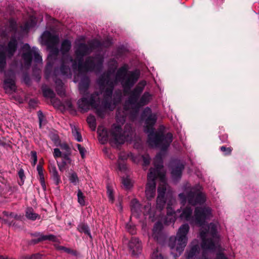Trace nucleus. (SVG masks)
I'll return each mask as SVG.
<instances>
[{
	"label": "nucleus",
	"instance_id": "c85d7f7f",
	"mask_svg": "<svg viewBox=\"0 0 259 259\" xmlns=\"http://www.w3.org/2000/svg\"><path fill=\"white\" fill-rule=\"evenodd\" d=\"M90 83V80L88 76H84L81 78L79 83V89L80 92L85 93L88 91Z\"/></svg>",
	"mask_w": 259,
	"mask_h": 259
},
{
	"label": "nucleus",
	"instance_id": "393cba45",
	"mask_svg": "<svg viewBox=\"0 0 259 259\" xmlns=\"http://www.w3.org/2000/svg\"><path fill=\"white\" fill-rule=\"evenodd\" d=\"M17 30L16 21L13 19H10L8 22V25L7 29L1 32V35L3 37H7L9 32L15 33Z\"/></svg>",
	"mask_w": 259,
	"mask_h": 259
},
{
	"label": "nucleus",
	"instance_id": "6e6552de",
	"mask_svg": "<svg viewBox=\"0 0 259 259\" xmlns=\"http://www.w3.org/2000/svg\"><path fill=\"white\" fill-rule=\"evenodd\" d=\"M99 94L97 92H95L88 96L85 95L84 97L78 101L77 104L81 111L87 112L90 107H95L96 106V100L99 98Z\"/></svg>",
	"mask_w": 259,
	"mask_h": 259
},
{
	"label": "nucleus",
	"instance_id": "79ce46f5",
	"mask_svg": "<svg viewBox=\"0 0 259 259\" xmlns=\"http://www.w3.org/2000/svg\"><path fill=\"white\" fill-rule=\"evenodd\" d=\"M156 202L157 207L160 210H162L164 207L166 203L165 197H163L161 195H160V196H158L157 198Z\"/></svg>",
	"mask_w": 259,
	"mask_h": 259
},
{
	"label": "nucleus",
	"instance_id": "f03ea898",
	"mask_svg": "<svg viewBox=\"0 0 259 259\" xmlns=\"http://www.w3.org/2000/svg\"><path fill=\"white\" fill-rule=\"evenodd\" d=\"M189 229L188 224H183L179 229L177 236L175 238H170V242L169 246L171 249H174L176 246V250L179 253V255H180L183 251L187 245L188 240L187 234L189 231Z\"/></svg>",
	"mask_w": 259,
	"mask_h": 259
},
{
	"label": "nucleus",
	"instance_id": "a19ab883",
	"mask_svg": "<svg viewBox=\"0 0 259 259\" xmlns=\"http://www.w3.org/2000/svg\"><path fill=\"white\" fill-rule=\"evenodd\" d=\"M42 94L45 97L53 99L55 97V93L51 89L46 88L42 89Z\"/></svg>",
	"mask_w": 259,
	"mask_h": 259
},
{
	"label": "nucleus",
	"instance_id": "7c9ffc66",
	"mask_svg": "<svg viewBox=\"0 0 259 259\" xmlns=\"http://www.w3.org/2000/svg\"><path fill=\"white\" fill-rule=\"evenodd\" d=\"M25 217L27 219L32 221H34L36 219H39L40 218V216L35 213L31 207H28L26 209Z\"/></svg>",
	"mask_w": 259,
	"mask_h": 259
},
{
	"label": "nucleus",
	"instance_id": "72a5a7b5",
	"mask_svg": "<svg viewBox=\"0 0 259 259\" xmlns=\"http://www.w3.org/2000/svg\"><path fill=\"white\" fill-rule=\"evenodd\" d=\"M88 46L91 53L95 50L102 47L103 44L102 42L97 39H93L88 42Z\"/></svg>",
	"mask_w": 259,
	"mask_h": 259
},
{
	"label": "nucleus",
	"instance_id": "0eeeda50",
	"mask_svg": "<svg viewBox=\"0 0 259 259\" xmlns=\"http://www.w3.org/2000/svg\"><path fill=\"white\" fill-rule=\"evenodd\" d=\"M103 61V58L99 56L87 57L84 62V66L82 72H91L95 70L100 71L102 68Z\"/></svg>",
	"mask_w": 259,
	"mask_h": 259
},
{
	"label": "nucleus",
	"instance_id": "6ab92c4d",
	"mask_svg": "<svg viewBox=\"0 0 259 259\" xmlns=\"http://www.w3.org/2000/svg\"><path fill=\"white\" fill-rule=\"evenodd\" d=\"M163 155L161 152H159L156 154L153 160V164L155 168H151L149 172H152L153 170H156V172H157V174H156V175L159 176V177H162L163 175L162 174L160 170L163 167Z\"/></svg>",
	"mask_w": 259,
	"mask_h": 259
},
{
	"label": "nucleus",
	"instance_id": "473e14b6",
	"mask_svg": "<svg viewBox=\"0 0 259 259\" xmlns=\"http://www.w3.org/2000/svg\"><path fill=\"white\" fill-rule=\"evenodd\" d=\"M77 230L80 233H83L87 235L90 239H92V236L91 233L90 229L87 224L84 223H80L77 227Z\"/></svg>",
	"mask_w": 259,
	"mask_h": 259
},
{
	"label": "nucleus",
	"instance_id": "a211bd4d",
	"mask_svg": "<svg viewBox=\"0 0 259 259\" xmlns=\"http://www.w3.org/2000/svg\"><path fill=\"white\" fill-rule=\"evenodd\" d=\"M162 225L160 222L156 223L153 229L152 237L159 243L163 242L165 240V237L162 232Z\"/></svg>",
	"mask_w": 259,
	"mask_h": 259
},
{
	"label": "nucleus",
	"instance_id": "0e129e2a",
	"mask_svg": "<svg viewBox=\"0 0 259 259\" xmlns=\"http://www.w3.org/2000/svg\"><path fill=\"white\" fill-rule=\"evenodd\" d=\"M142 159L143 161V165L147 166L150 163L151 158L148 154L142 156Z\"/></svg>",
	"mask_w": 259,
	"mask_h": 259
},
{
	"label": "nucleus",
	"instance_id": "f704fd0d",
	"mask_svg": "<svg viewBox=\"0 0 259 259\" xmlns=\"http://www.w3.org/2000/svg\"><path fill=\"white\" fill-rule=\"evenodd\" d=\"M131 209L133 214H139L141 212V205L136 199L132 200Z\"/></svg>",
	"mask_w": 259,
	"mask_h": 259
},
{
	"label": "nucleus",
	"instance_id": "49530a36",
	"mask_svg": "<svg viewBox=\"0 0 259 259\" xmlns=\"http://www.w3.org/2000/svg\"><path fill=\"white\" fill-rule=\"evenodd\" d=\"M146 85V81L143 80L140 81L134 89L141 95L143 92Z\"/></svg>",
	"mask_w": 259,
	"mask_h": 259
},
{
	"label": "nucleus",
	"instance_id": "6e6d98bb",
	"mask_svg": "<svg viewBox=\"0 0 259 259\" xmlns=\"http://www.w3.org/2000/svg\"><path fill=\"white\" fill-rule=\"evenodd\" d=\"M36 20L35 18L31 17L30 19L26 22L25 27L27 28L34 27L36 25Z\"/></svg>",
	"mask_w": 259,
	"mask_h": 259
},
{
	"label": "nucleus",
	"instance_id": "e2e57ef3",
	"mask_svg": "<svg viewBox=\"0 0 259 259\" xmlns=\"http://www.w3.org/2000/svg\"><path fill=\"white\" fill-rule=\"evenodd\" d=\"M220 150L222 152H224L225 155H229L231 154L232 148L231 147H226L225 146H221Z\"/></svg>",
	"mask_w": 259,
	"mask_h": 259
},
{
	"label": "nucleus",
	"instance_id": "aec40b11",
	"mask_svg": "<svg viewBox=\"0 0 259 259\" xmlns=\"http://www.w3.org/2000/svg\"><path fill=\"white\" fill-rule=\"evenodd\" d=\"M36 238L32 239L27 242L29 245H34L46 240L51 241L54 242H57V238L56 236L53 234L48 235H41Z\"/></svg>",
	"mask_w": 259,
	"mask_h": 259
},
{
	"label": "nucleus",
	"instance_id": "864d4df0",
	"mask_svg": "<svg viewBox=\"0 0 259 259\" xmlns=\"http://www.w3.org/2000/svg\"><path fill=\"white\" fill-rule=\"evenodd\" d=\"M77 201L81 205V206H84L85 205V201H84V196L83 195V194L81 192V191L80 189H78L77 191Z\"/></svg>",
	"mask_w": 259,
	"mask_h": 259
},
{
	"label": "nucleus",
	"instance_id": "e433bc0d",
	"mask_svg": "<svg viewBox=\"0 0 259 259\" xmlns=\"http://www.w3.org/2000/svg\"><path fill=\"white\" fill-rule=\"evenodd\" d=\"M8 57L4 51L0 50V72L4 71L7 66Z\"/></svg>",
	"mask_w": 259,
	"mask_h": 259
},
{
	"label": "nucleus",
	"instance_id": "f257e3e1",
	"mask_svg": "<svg viewBox=\"0 0 259 259\" xmlns=\"http://www.w3.org/2000/svg\"><path fill=\"white\" fill-rule=\"evenodd\" d=\"M142 118L145 120V132L148 134L147 142L149 145L159 148L161 152H166L172 142V134L169 132L164 134L163 132H154V125L157 117L149 107H146L144 110Z\"/></svg>",
	"mask_w": 259,
	"mask_h": 259
},
{
	"label": "nucleus",
	"instance_id": "5701e85b",
	"mask_svg": "<svg viewBox=\"0 0 259 259\" xmlns=\"http://www.w3.org/2000/svg\"><path fill=\"white\" fill-rule=\"evenodd\" d=\"M205 235V232H201L200 236L202 238L201 247L204 250H214L215 246L213 239L212 238H206Z\"/></svg>",
	"mask_w": 259,
	"mask_h": 259
},
{
	"label": "nucleus",
	"instance_id": "5fc2aeb1",
	"mask_svg": "<svg viewBox=\"0 0 259 259\" xmlns=\"http://www.w3.org/2000/svg\"><path fill=\"white\" fill-rule=\"evenodd\" d=\"M109 67L113 71L115 70L118 66V62L114 59H110L108 63Z\"/></svg>",
	"mask_w": 259,
	"mask_h": 259
},
{
	"label": "nucleus",
	"instance_id": "423d86ee",
	"mask_svg": "<svg viewBox=\"0 0 259 259\" xmlns=\"http://www.w3.org/2000/svg\"><path fill=\"white\" fill-rule=\"evenodd\" d=\"M120 95H116V97H114L113 99H112V98H109L107 101L109 103V105L105 106L103 103V99L101 106H99L96 102V106L95 107H93V108L96 109V113L97 115L103 119L105 117L106 110H109L110 111H113L115 106L120 103Z\"/></svg>",
	"mask_w": 259,
	"mask_h": 259
},
{
	"label": "nucleus",
	"instance_id": "37998d69",
	"mask_svg": "<svg viewBox=\"0 0 259 259\" xmlns=\"http://www.w3.org/2000/svg\"><path fill=\"white\" fill-rule=\"evenodd\" d=\"M97 133L100 137L106 140L108 137L107 130L103 126H99L98 128Z\"/></svg>",
	"mask_w": 259,
	"mask_h": 259
},
{
	"label": "nucleus",
	"instance_id": "338daca9",
	"mask_svg": "<svg viewBox=\"0 0 259 259\" xmlns=\"http://www.w3.org/2000/svg\"><path fill=\"white\" fill-rule=\"evenodd\" d=\"M77 147L79 152L81 158H84L85 156V153L86 152L85 149L83 147L81 146L80 144H77Z\"/></svg>",
	"mask_w": 259,
	"mask_h": 259
},
{
	"label": "nucleus",
	"instance_id": "de8ad7c7",
	"mask_svg": "<svg viewBox=\"0 0 259 259\" xmlns=\"http://www.w3.org/2000/svg\"><path fill=\"white\" fill-rule=\"evenodd\" d=\"M107 194L108 195V198L109 201H110L112 203L113 202L114 200V197L113 194V190L112 187L109 185L107 184Z\"/></svg>",
	"mask_w": 259,
	"mask_h": 259
},
{
	"label": "nucleus",
	"instance_id": "ea45409f",
	"mask_svg": "<svg viewBox=\"0 0 259 259\" xmlns=\"http://www.w3.org/2000/svg\"><path fill=\"white\" fill-rule=\"evenodd\" d=\"M139 98L138 96L133 94L132 93L130 92V95L128 98L127 101L130 105H134L136 107L138 108V103L139 102Z\"/></svg>",
	"mask_w": 259,
	"mask_h": 259
},
{
	"label": "nucleus",
	"instance_id": "bf43d9fd",
	"mask_svg": "<svg viewBox=\"0 0 259 259\" xmlns=\"http://www.w3.org/2000/svg\"><path fill=\"white\" fill-rule=\"evenodd\" d=\"M179 198L181 202L183 205H185L187 201L188 202V193L186 195L184 193H181L179 194Z\"/></svg>",
	"mask_w": 259,
	"mask_h": 259
},
{
	"label": "nucleus",
	"instance_id": "2eb2a0df",
	"mask_svg": "<svg viewBox=\"0 0 259 259\" xmlns=\"http://www.w3.org/2000/svg\"><path fill=\"white\" fill-rule=\"evenodd\" d=\"M128 247L132 255L137 256L142 251V242L138 238L132 237L128 242Z\"/></svg>",
	"mask_w": 259,
	"mask_h": 259
},
{
	"label": "nucleus",
	"instance_id": "8fccbe9b",
	"mask_svg": "<svg viewBox=\"0 0 259 259\" xmlns=\"http://www.w3.org/2000/svg\"><path fill=\"white\" fill-rule=\"evenodd\" d=\"M63 106L64 108L66 109L69 110V111H75L74 108L73 107V105L70 100H65L63 103Z\"/></svg>",
	"mask_w": 259,
	"mask_h": 259
},
{
	"label": "nucleus",
	"instance_id": "58836bf2",
	"mask_svg": "<svg viewBox=\"0 0 259 259\" xmlns=\"http://www.w3.org/2000/svg\"><path fill=\"white\" fill-rule=\"evenodd\" d=\"M71 47L70 41L68 39H65L62 42L60 51L63 55H65L70 51Z\"/></svg>",
	"mask_w": 259,
	"mask_h": 259
},
{
	"label": "nucleus",
	"instance_id": "7ed1b4c3",
	"mask_svg": "<svg viewBox=\"0 0 259 259\" xmlns=\"http://www.w3.org/2000/svg\"><path fill=\"white\" fill-rule=\"evenodd\" d=\"M97 82L101 90H104L103 103L105 106H109V103L107 100L109 98H112L115 85L114 81L111 79L109 73H103L99 77Z\"/></svg>",
	"mask_w": 259,
	"mask_h": 259
},
{
	"label": "nucleus",
	"instance_id": "a878e982",
	"mask_svg": "<svg viewBox=\"0 0 259 259\" xmlns=\"http://www.w3.org/2000/svg\"><path fill=\"white\" fill-rule=\"evenodd\" d=\"M91 54L87 44L81 42L77 46L75 51V56H86Z\"/></svg>",
	"mask_w": 259,
	"mask_h": 259
},
{
	"label": "nucleus",
	"instance_id": "c03bdc74",
	"mask_svg": "<svg viewBox=\"0 0 259 259\" xmlns=\"http://www.w3.org/2000/svg\"><path fill=\"white\" fill-rule=\"evenodd\" d=\"M87 121L90 127L93 131H95L96 127V121L94 116L90 115L87 119Z\"/></svg>",
	"mask_w": 259,
	"mask_h": 259
},
{
	"label": "nucleus",
	"instance_id": "680f3d73",
	"mask_svg": "<svg viewBox=\"0 0 259 259\" xmlns=\"http://www.w3.org/2000/svg\"><path fill=\"white\" fill-rule=\"evenodd\" d=\"M72 134L75 138V139L78 142H81L82 141V136L80 133L78 131L76 128H75L72 131Z\"/></svg>",
	"mask_w": 259,
	"mask_h": 259
},
{
	"label": "nucleus",
	"instance_id": "f8f14e48",
	"mask_svg": "<svg viewBox=\"0 0 259 259\" xmlns=\"http://www.w3.org/2000/svg\"><path fill=\"white\" fill-rule=\"evenodd\" d=\"M18 48V41L15 35H12L6 46L3 48L8 59H11L17 52Z\"/></svg>",
	"mask_w": 259,
	"mask_h": 259
},
{
	"label": "nucleus",
	"instance_id": "39448f33",
	"mask_svg": "<svg viewBox=\"0 0 259 259\" xmlns=\"http://www.w3.org/2000/svg\"><path fill=\"white\" fill-rule=\"evenodd\" d=\"M140 76V71L138 69L130 71L120 81L125 94H128L132 88L138 81Z\"/></svg>",
	"mask_w": 259,
	"mask_h": 259
},
{
	"label": "nucleus",
	"instance_id": "9b49d317",
	"mask_svg": "<svg viewBox=\"0 0 259 259\" xmlns=\"http://www.w3.org/2000/svg\"><path fill=\"white\" fill-rule=\"evenodd\" d=\"M206 201L205 195L199 189L192 190L188 192V203L192 206L202 204Z\"/></svg>",
	"mask_w": 259,
	"mask_h": 259
},
{
	"label": "nucleus",
	"instance_id": "052dcab7",
	"mask_svg": "<svg viewBox=\"0 0 259 259\" xmlns=\"http://www.w3.org/2000/svg\"><path fill=\"white\" fill-rule=\"evenodd\" d=\"M31 158L32 160L31 164L32 166H35L37 161V153L35 151H31L30 152Z\"/></svg>",
	"mask_w": 259,
	"mask_h": 259
},
{
	"label": "nucleus",
	"instance_id": "09e8293b",
	"mask_svg": "<svg viewBox=\"0 0 259 259\" xmlns=\"http://www.w3.org/2000/svg\"><path fill=\"white\" fill-rule=\"evenodd\" d=\"M69 180L70 182L72 183L74 185H76L79 181V179L76 173L73 172L71 174H69Z\"/></svg>",
	"mask_w": 259,
	"mask_h": 259
},
{
	"label": "nucleus",
	"instance_id": "f3484780",
	"mask_svg": "<svg viewBox=\"0 0 259 259\" xmlns=\"http://www.w3.org/2000/svg\"><path fill=\"white\" fill-rule=\"evenodd\" d=\"M122 127L120 125H116L111 132V136L116 146L123 144L124 143V137L122 133Z\"/></svg>",
	"mask_w": 259,
	"mask_h": 259
},
{
	"label": "nucleus",
	"instance_id": "69168bd1",
	"mask_svg": "<svg viewBox=\"0 0 259 259\" xmlns=\"http://www.w3.org/2000/svg\"><path fill=\"white\" fill-rule=\"evenodd\" d=\"M56 91L57 94L61 97L65 95V90L64 89V85L61 87H56Z\"/></svg>",
	"mask_w": 259,
	"mask_h": 259
},
{
	"label": "nucleus",
	"instance_id": "774afa93",
	"mask_svg": "<svg viewBox=\"0 0 259 259\" xmlns=\"http://www.w3.org/2000/svg\"><path fill=\"white\" fill-rule=\"evenodd\" d=\"M152 259H164L162 255L159 253L157 250L153 251L152 255Z\"/></svg>",
	"mask_w": 259,
	"mask_h": 259
},
{
	"label": "nucleus",
	"instance_id": "2f4dec72",
	"mask_svg": "<svg viewBox=\"0 0 259 259\" xmlns=\"http://www.w3.org/2000/svg\"><path fill=\"white\" fill-rule=\"evenodd\" d=\"M37 170L39 176V182L40 185L44 191L46 190V185L45 183V176L44 174V169L42 165L40 164V162L37 165Z\"/></svg>",
	"mask_w": 259,
	"mask_h": 259
},
{
	"label": "nucleus",
	"instance_id": "c9c22d12",
	"mask_svg": "<svg viewBox=\"0 0 259 259\" xmlns=\"http://www.w3.org/2000/svg\"><path fill=\"white\" fill-rule=\"evenodd\" d=\"M128 65L127 64H123L121 67H120L117 70L116 73V77L120 81L124 75H126V74L129 71L128 70Z\"/></svg>",
	"mask_w": 259,
	"mask_h": 259
},
{
	"label": "nucleus",
	"instance_id": "4be33fe9",
	"mask_svg": "<svg viewBox=\"0 0 259 259\" xmlns=\"http://www.w3.org/2000/svg\"><path fill=\"white\" fill-rule=\"evenodd\" d=\"M43 37L45 39L46 44L48 47L56 46L59 41V38L58 35H53L48 31H46L44 33Z\"/></svg>",
	"mask_w": 259,
	"mask_h": 259
},
{
	"label": "nucleus",
	"instance_id": "4468645a",
	"mask_svg": "<svg viewBox=\"0 0 259 259\" xmlns=\"http://www.w3.org/2000/svg\"><path fill=\"white\" fill-rule=\"evenodd\" d=\"M184 164L179 160H174L170 163L171 175L172 178L176 180H180L184 169Z\"/></svg>",
	"mask_w": 259,
	"mask_h": 259
},
{
	"label": "nucleus",
	"instance_id": "c756f323",
	"mask_svg": "<svg viewBox=\"0 0 259 259\" xmlns=\"http://www.w3.org/2000/svg\"><path fill=\"white\" fill-rule=\"evenodd\" d=\"M151 95L148 92H145L138 102V108L147 105L151 100Z\"/></svg>",
	"mask_w": 259,
	"mask_h": 259
},
{
	"label": "nucleus",
	"instance_id": "b1692460",
	"mask_svg": "<svg viewBox=\"0 0 259 259\" xmlns=\"http://www.w3.org/2000/svg\"><path fill=\"white\" fill-rule=\"evenodd\" d=\"M200 251V248L197 242L193 241L190 245V249L187 252V259H195Z\"/></svg>",
	"mask_w": 259,
	"mask_h": 259
},
{
	"label": "nucleus",
	"instance_id": "4c0bfd02",
	"mask_svg": "<svg viewBox=\"0 0 259 259\" xmlns=\"http://www.w3.org/2000/svg\"><path fill=\"white\" fill-rule=\"evenodd\" d=\"M53 155L55 159L61 157L66 160L69 164L71 163V159L70 157H68V155L62 153L59 148H55L54 149Z\"/></svg>",
	"mask_w": 259,
	"mask_h": 259
},
{
	"label": "nucleus",
	"instance_id": "13d9d810",
	"mask_svg": "<svg viewBox=\"0 0 259 259\" xmlns=\"http://www.w3.org/2000/svg\"><path fill=\"white\" fill-rule=\"evenodd\" d=\"M60 148L62 150H65V152L64 153L68 155V157H70L71 155L70 148L69 146L66 143H62L60 145Z\"/></svg>",
	"mask_w": 259,
	"mask_h": 259
},
{
	"label": "nucleus",
	"instance_id": "20e7f679",
	"mask_svg": "<svg viewBox=\"0 0 259 259\" xmlns=\"http://www.w3.org/2000/svg\"><path fill=\"white\" fill-rule=\"evenodd\" d=\"M211 217V209L206 206H197L193 215V223L198 226L205 225L207 220Z\"/></svg>",
	"mask_w": 259,
	"mask_h": 259
},
{
	"label": "nucleus",
	"instance_id": "1a4fd4ad",
	"mask_svg": "<svg viewBox=\"0 0 259 259\" xmlns=\"http://www.w3.org/2000/svg\"><path fill=\"white\" fill-rule=\"evenodd\" d=\"M156 170L149 172L147 175V183L146 186L145 193L148 199L153 198L155 194L156 190V179L159 177L156 175Z\"/></svg>",
	"mask_w": 259,
	"mask_h": 259
},
{
	"label": "nucleus",
	"instance_id": "603ef678",
	"mask_svg": "<svg viewBox=\"0 0 259 259\" xmlns=\"http://www.w3.org/2000/svg\"><path fill=\"white\" fill-rule=\"evenodd\" d=\"M60 73L63 76H67L70 71L69 67L62 63L59 68Z\"/></svg>",
	"mask_w": 259,
	"mask_h": 259
},
{
	"label": "nucleus",
	"instance_id": "cd10ccee",
	"mask_svg": "<svg viewBox=\"0 0 259 259\" xmlns=\"http://www.w3.org/2000/svg\"><path fill=\"white\" fill-rule=\"evenodd\" d=\"M84 56H75L74 60H72V67L76 68L77 67L78 70L79 72H82L84 66L83 57Z\"/></svg>",
	"mask_w": 259,
	"mask_h": 259
},
{
	"label": "nucleus",
	"instance_id": "a18cd8bd",
	"mask_svg": "<svg viewBox=\"0 0 259 259\" xmlns=\"http://www.w3.org/2000/svg\"><path fill=\"white\" fill-rule=\"evenodd\" d=\"M146 85V81L143 80L140 81L134 89L141 95L143 92Z\"/></svg>",
	"mask_w": 259,
	"mask_h": 259
},
{
	"label": "nucleus",
	"instance_id": "ddd939ff",
	"mask_svg": "<svg viewBox=\"0 0 259 259\" xmlns=\"http://www.w3.org/2000/svg\"><path fill=\"white\" fill-rule=\"evenodd\" d=\"M15 79V75L12 71L5 74L4 80V89L6 92H16L17 88Z\"/></svg>",
	"mask_w": 259,
	"mask_h": 259
},
{
	"label": "nucleus",
	"instance_id": "9d476101",
	"mask_svg": "<svg viewBox=\"0 0 259 259\" xmlns=\"http://www.w3.org/2000/svg\"><path fill=\"white\" fill-rule=\"evenodd\" d=\"M48 48L51 50L48 56V61L45 69V76L46 78H48L50 77L52 70H53L54 61L56 60L59 52V49L56 46Z\"/></svg>",
	"mask_w": 259,
	"mask_h": 259
},
{
	"label": "nucleus",
	"instance_id": "dca6fc26",
	"mask_svg": "<svg viewBox=\"0 0 259 259\" xmlns=\"http://www.w3.org/2000/svg\"><path fill=\"white\" fill-rule=\"evenodd\" d=\"M22 49L23 51L21 56L22 58L25 65L29 67L32 63L33 52L31 50L30 47L28 44H25Z\"/></svg>",
	"mask_w": 259,
	"mask_h": 259
},
{
	"label": "nucleus",
	"instance_id": "bb28decb",
	"mask_svg": "<svg viewBox=\"0 0 259 259\" xmlns=\"http://www.w3.org/2000/svg\"><path fill=\"white\" fill-rule=\"evenodd\" d=\"M193 210L190 206H186L182 211L180 215L181 220L190 221L193 223V216H192Z\"/></svg>",
	"mask_w": 259,
	"mask_h": 259
},
{
	"label": "nucleus",
	"instance_id": "4d7b16f0",
	"mask_svg": "<svg viewBox=\"0 0 259 259\" xmlns=\"http://www.w3.org/2000/svg\"><path fill=\"white\" fill-rule=\"evenodd\" d=\"M68 164H70L66 160H65L63 158H62V160L61 162H59L57 161L58 166L59 167L60 171L61 172H63L65 170V166Z\"/></svg>",
	"mask_w": 259,
	"mask_h": 259
},
{
	"label": "nucleus",
	"instance_id": "412c9836",
	"mask_svg": "<svg viewBox=\"0 0 259 259\" xmlns=\"http://www.w3.org/2000/svg\"><path fill=\"white\" fill-rule=\"evenodd\" d=\"M36 238L32 239L27 242L29 245H34L46 240L51 241L54 242H57V238L56 236L53 234L48 235H41Z\"/></svg>",
	"mask_w": 259,
	"mask_h": 259
},
{
	"label": "nucleus",
	"instance_id": "3c124183",
	"mask_svg": "<svg viewBox=\"0 0 259 259\" xmlns=\"http://www.w3.org/2000/svg\"><path fill=\"white\" fill-rule=\"evenodd\" d=\"M48 168L51 174V178L59 175L57 170L56 167L54 164L50 163L49 165Z\"/></svg>",
	"mask_w": 259,
	"mask_h": 259
}]
</instances>
